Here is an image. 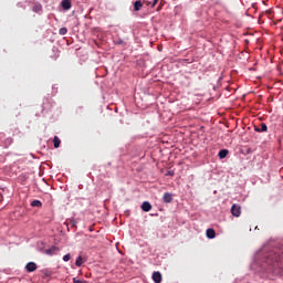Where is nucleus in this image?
<instances>
[{"label": "nucleus", "instance_id": "1", "mask_svg": "<svg viewBox=\"0 0 283 283\" xmlns=\"http://www.w3.org/2000/svg\"><path fill=\"white\" fill-rule=\"evenodd\" d=\"M268 262H271L273 273L276 275H282L283 273V252L274 253L269 259Z\"/></svg>", "mask_w": 283, "mask_h": 283}, {"label": "nucleus", "instance_id": "2", "mask_svg": "<svg viewBox=\"0 0 283 283\" xmlns=\"http://www.w3.org/2000/svg\"><path fill=\"white\" fill-rule=\"evenodd\" d=\"M231 213L234 218H240L242 216V207L240 205L233 203L231 207Z\"/></svg>", "mask_w": 283, "mask_h": 283}, {"label": "nucleus", "instance_id": "3", "mask_svg": "<svg viewBox=\"0 0 283 283\" xmlns=\"http://www.w3.org/2000/svg\"><path fill=\"white\" fill-rule=\"evenodd\" d=\"M174 196L169 192H165L163 196V201L169 205V202H172Z\"/></svg>", "mask_w": 283, "mask_h": 283}, {"label": "nucleus", "instance_id": "4", "mask_svg": "<svg viewBox=\"0 0 283 283\" xmlns=\"http://www.w3.org/2000/svg\"><path fill=\"white\" fill-rule=\"evenodd\" d=\"M25 269H27L28 273H34V271L36 270V263H34V262H29V263L25 265Z\"/></svg>", "mask_w": 283, "mask_h": 283}, {"label": "nucleus", "instance_id": "5", "mask_svg": "<svg viewBox=\"0 0 283 283\" xmlns=\"http://www.w3.org/2000/svg\"><path fill=\"white\" fill-rule=\"evenodd\" d=\"M153 280H154L155 283L163 282V274H160V272H154L153 273Z\"/></svg>", "mask_w": 283, "mask_h": 283}, {"label": "nucleus", "instance_id": "6", "mask_svg": "<svg viewBox=\"0 0 283 283\" xmlns=\"http://www.w3.org/2000/svg\"><path fill=\"white\" fill-rule=\"evenodd\" d=\"M206 235H207V238H209V240H213V238H216V230L209 228V229L206 231Z\"/></svg>", "mask_w": 283, "mask_h": 283}, {"label": "nucleus", "instance_id": "7", "mask_svg": "<svg viewBox=\"0 0 283 283\" xmlns=\"http://www.w3.org/2000/svg\"><path fill=\"white\" fill-rule=\"evenodd\" d=\"M61 6H62L63 10H70V8H72V1L63 0Z\"/></svg>", "mask_w": 283, "mask_h": 283}, {"label": "nucleus", "instance_id": "8", "mask_svg": "<svg viewBox=\"0 0 283 283\" xmlns=\"http://www.w3.org/2000/svg\"><path fill=\"white\" fill-rule=\"evenodd\" d=\"M255 132H258L259 134L262 132H269V127L266 126L265 123H262L261 127H255Z\"/></svg>", "mask_w": 283, "mask_h": 283}, {"label": "nucleus", "instance_id": "9", "mask_svg": "<svg viewBox=\"0 0 283 283\" xmlns=\"http://www.w3.org/2000/svg\"><path fill=\"white\" fill-rule=\"evenodd\" d=\"M142 209L146 212H149V210L151 209V203H149V201H144L142 203Z\"/></svg>", "mask_w": 283, "mask_h": 283}, {"label": "nucleus", "instance_id": "10", "mask_svg": "<svg viewBox=\"0 0 283 283\" xmlns=\"http://www.w3.org/2000/svg\"><path fill=\"white\" fill-rule=\"evenodd\" d=\"M33 12H43V6H41V3H35L32 8Z\"/></svg>", "mask_w": 283, "mask_h": 283}, {"label": "nucleus", "instance_id": "11", "mask_svg": "<svg viewBox=\"0 0 283 283\" xmlns=\"http://www.w3.org/2000/svg\"><path fill=\"white\" fill-rule=\"evenodd\" d=\"M53 145H54L55 149H59V147H61V139L59 138V136H54Z\"/></svg>", "mask_w": 283, "mask_h": 283}, {"label": "nucleus", "instance_id": "12", "mask_svg": "<svg viewBox=\"0 0 283 283\" xmlns=\"http://www.w3.org/2000/svg\"><path fill=\"white\" fill-rule=\"evenodd\" d=\"M140 8H143V2L140 0L135 1V3H134L135 12H138V10H140Z\"/></svg>", "mask_w": 283, "mask_h": 283}, {"label": "nucleus", "instance_id": "13", "mask_svg": "<svg viewBox=\"0 0 283 283\" xmlns=\"http://www.w3.org/2000/svg\"><path fill=\"white\" fill-rule=\"evenodd\" d=\"M219 158H224L226 156H229V150L227 149H221L218 154Z\"/></svg>", "mask_w": 283, "mask_h": 283}, {"label": "nucleus", "instance_id": "14", "mask_svg": "<svg viewBox=\"0 0 283 283\" xmlns=\"http://www.w3.org/2000/svg\"><path fill=\"white\" fill-rule=\"evenodd\" d=\"M31 207H38L39 209H41V207H43V203L41 202V200H33L31 202Z\"/></svg>", "mask_w": 283, "mask_h": 283}, {"label": "nucleus", "instance_id": "15", "mask_svg": "<svg viewBox=\"0 0 283 283\" xmlns=\"http://www.w3.org/2000/svg\"><path fill=\"white\" fill-rule=\"evenodd\" d=\"M57 251L56 247L45 250L46 255H54V252Z\"/></svg>", "mask_w": 283, "mask_h": 283}, {"label": "nucleus", "instance_id": "16", "mask_svg": "<svg viewBox=\"0 0 283 283\" xmlns=\"http://www.w3.org/2000/svg\"><path fill=\"white\" fill-rule=\"evenodd\" d=\"M75 265L83 266V256H77V259L75 261Z\"/></svg>", "mask_w": 283, "mask_h": 283}, {"label": "nucleus", "instance_id": "17", "mask_svg": "<svg viewBox=\"0 0 283 283\" xmlns=\"http://www.w3.org/2000/svg\"><path fill=\"white\" fill-rule=\"evenodd\" d=\"M59 34H61V36H65V34H67V28H61Z\"/></svg>", "mask_w": 283, "mask_h": 283}, {"label": "nucleus", "instance_id": "18", "mask_svg": "<svg viewBox=\"0 0 283 283\" xmlns=\"http://www.w3.org/2000/svg\"><path fill=\"white\" fill-rule=\"evenodd\" d=\"M147 6H151V8H155V6L158 3V0L146 1Z\"/></svg>", "mask_w": 283, "mask_h": 283}, {"label": "nucleus", "instance_id": "19", "mask_svg": "<svg viewBox=\"0 0 283 283\" xmlns=\"http://www.w3.org/2000/svg\"><path fill=\"white\" fill-rule=\"evenodd\" d=\"M71 259H72V256H71L70 254H65V255L63 256V261H64V262H70Z\"/></svg>", "mask_w": 283, "mask_h": 283}, {"label": "nucleus", "instance_id": "20", "mask_svg": "<svg viewBox=\"0 0 283 283\" xmlns=\"http://www.w3.org/2000/svg\"><path fill=\"white\" fill-rule=\"evenodd\" d=\"M6 143H7L8 145H12V138H7Z\"/></svg>", "mask_w": 283, "mask_h": 283}, {"label": "nucleus", "instance_id": "21", "mask_svg": "<svg viewBox=\"0 0 283 283\" xmlns=\"http://www.w3.org/2000/svg\"><path fill=\"white\" fill-rule=\"evenodd\" d=\"M82 281L76 279V277H73V283H81Z\"/></svg>", "mask_w": 283, "mask_h": 283}, {"label": "nucleus", "instance_id": "22", "mask_svg": "<svg viewBox=\"0 0 283 283\" xmlns=\"http://www.w3.org/2000/svg\"><path fill=\"white\" fill-rule=\"evenodd\" d=\"M80 283H88L87 281H80Z\"/></svg>", "mask_w": 283, "mask_h": 283}]
</instances>
